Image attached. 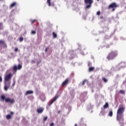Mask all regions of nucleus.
I'll return each instance as SVG.
<instances>
[{
  "label": "nucleus",
  "instance_id": "obj_1",
  "mask_svg": "<svg viewBox=\"0 0 126 126\" xmlns=\"http://www.w3.org/2000/svg\"><path fill=\"white\" fill-rule=\"evenodd\" d=\"M126 108L123 104H120L119 107L117 110V121L119 122L120 125H122L121 126H124V124H125V120L124 119V112H125Z\"/></svg>",
  "mask_w": 126,
  "mask_h": 126
},
{
  "label": "nucleus",
  "instance_id": "obj_2",
  "mask_svg": "<svg viewBox=\"0 0 126 126\" xmlns=\"http://www.w3.org/2000/svg\"><path fill=\"white\" fill-rule=\"evenodd\" d=\"M116 57H118V51H112L108 54L106 59L108 60V61H111L112 60H114Z\"/></svg>",
  "mask_w": 126,
  "mask_h": 126
},
{
  "label": "nucleus",
  "instance_id": "obj_3",
  "mask_svg": "<svg viewBox=\"0 0 126 126\" xmlns=\"http://www.w3.org/2000/svg\"><path fill=\"white\" fill-rule=\"evenodd\" d=\"M0 98L2 101H4L5 100V102H6V103H8V102L10 103V104H13V103H14V99H10L9 97L5 98V96H4V95H1Z\"/></svg>",
  "mask_w": 126,
  "mask_h": 126
},
{
  "label": "nucleus",
  "instance_id": "obj_4",
  "mask_svg": "<svg viewBox=\"0 0 126 126\" xmlns=\"http://www.w3.org/2000/svg\"><path fill=\"white\" fill-rule=\"evenodd\" d=\"M85 3L86 4H89L86 6V8H90L91 6H92V4L93 3V0H84Z\"/></svg>",
  "mask_w": 126,
  "mask_h": 126
},
{
  "label": "nucleus",
  "instance_id": "obj_5",
  "mask_svg": "<svg viewBox=\"0 0 126 126\" xmlns=\"http://www.w3.org/2000/svg\"><path fill=\"white\" fill-rule=\"evenodd\" d=\"M12 77V74L11 73H9L6 75L4 78L5 82H7V81H9V80H11Z\"/></svg>",
  "mask_w": 126,
  "mask_h": 126
},
{
  "label": "nucleus",
  "instance_id": "obj_6",
  "mask_svg": "<svg viewBox=\"0 0 126 126\" xmlns=\"http://www.w3.org/2000/svg\"><path fill=\"white\" fill-rule=\"evenodd\" d=\"M21 68H22V65L19 64L18 65V66L17 65H14L13 68V70H14V71L16 72L17 71V70H20V69H21Z\"/></svg>",
  "mask_w": 126,
  "mask_h": 126
},
{
  "label": "nucleus",
  "instance_id": "obj_7",
  "mask_svg": "<svg viewBox=\"0 0 126 126\" xmlns=\"http://www.w3.org/2000/svg\"><path fill=\"white\" fill-rule=\"evenodd\" d=\"M60 97V96L58 94L56 95L55 97L53 98V99H51L50 101V103L49 104V106H51L54 102H55V101H57V99H58Z\"/></svg>",
  "mask_w": 126,
  "mask_h": 126
},
{
  "label": "nucleus",
  "instance_id": "obj_8",
  "mask_svg": "<svg viewBox=\"0 0 126 126\" xmlns=\"http://www.w3.org/2000/svg\"><path fill=\"white\" fill-rule=\"evenodd\" d=\"M10 87V82H8L7 83L5 82L4 89L5 91H7L8 90V88Z\"/></svg>",
  "mask_w": 126,
  "mask_h": 126
},
{
  "label": "nucleus",
  "instance_id": "obj_9",
  "mask_svg": "<svg viewBox=\"0 0 126 126\" xmlns=\"http://www.w3.org/2000/svg\"><path fill=\"white\" fill-rule=\"evenodd\" d=\"M114 7H118V5L116 4V3H112L110 5H109L108 8H114Z\"/></svg>",
  "mask_w": 126,
  "mask_h": 126
},
{
  "label": "nucleus",
  "instance_id": "obj_10",
  "mask_svg": "<svg viewBox=\"0 0 126 126\" xmlns=\"http://www.w3.org/2000/svg\"><path fill=\"white\" fill-rule=\"evenodd\" d=\"M0 45H2L4 48H6L7 47V45H6V44H5L4 41L2 40H0Z\"/></svg>",
  "mask_w": 126,
  "mask_h": 126
},
{
  "label": "nucleus",
  "instance_id": "obj_11",
  "mask_svg": "<svg viewBox=\"0 0 126 126\" xmlns=\"http://www.w3.org/2000/svg\"><path fill=\"white\" fill-rule=\"evenodd\" d=\"M68 81H69V79H66L62 83V86H64L65 85H67L68 83Z\"/></svg>",
  "mask_w": 126,
  "mask_h": 126
},
{
  "label": "nucleus",
  "instance_id": "obj_12",
  "mask_svg": "<svg viewBox=\"0 0 126 126\" xmlns=\"http://www.w3.org/2000/svg\"><path fill=\"white\" fill-rule=\"evenodd\" d=\"M43 112H44V108H39L37 109V112L38 114H42V113H43Z\"/></svg>",
  "mask_w": 126,
  "mask_h": 126
},
{
  "label": "nucleus",
  "instance_id": "obj_13",
  "mask_svg": "<svg viewBox=\"0 0 126 126\" xmlns=\"http://www.w3.org/2000/svg\"><path fill=\"white\" fill-rule=\"evenodd\" d=\"M33 92L32 91H28L26 93V95H29V94H33Z\"/></svg>",
  "mask_w": 126,
  "mask_h": 126
},
{
  "label": "nucleus",
  "instance_id": "obj_14",
  "mask_svg": "<svg viewBox=\"0 0 126 126\" xmlns=\"http://www.w3.org/2000/svg\"><path fill=\"white\" fill-rule=\"evenodd\" d=\"M17 4L16 2H13L10 6V7L11 8L12 7H14V6H16Z\"/></svg>",
  "mask_w": 126,
  "mask_h": 126
},
{
  "label": "nucleus",
  "instance_id": "obj_15",
  "mask_svg": "<svg viewBox=\"0 0 126 126\" xmlns=\"http://www.w3.org/2000/svg\"><path fill=\"white\" fill-rule=\"evenodd\" d=\"M94 69H95V67H90L89 68V72H91L93 71V70H94Z\"/></svg>",
  "mask_w": 126,
  "mask_h": 126
},
{
  "label": "nucleus",
  "instance_id": "obj_16",
  "mask_svg": "<svg viewBox=\"0 0 126 126\" xmlns=\"http://www.w3.org/2000/svg\"><path fill=\"white\" fill-rule=\"evenodd\" d=\"M103 108L104 109H107V108H109V103H108V102H106L105 105H103Z\"/></svg>",
  "mask_w": 126,
  "mask_h": 126
},
{
  "label": "nucleus",
  "instance_id": "obj_17",
  "mask_svg": "<svg viewBox=\"0 0 126 126\" xmlns=\"http://www.w3.org/2000/svg\"><path fill=\"white\" fill-rule=\"evenodd\" d=\"M108 116L109 117H113V111H110L109 113H108Z\"/></svg>",
  "mask_w": 126,
  "mask_h": 126
},
{
  "label": "nucleus",
  "instance_id": "obj_18",
  "mask_svg": "<svg viewBox=\"0 0 126 126\" xmlns=\"http://www.w3.org/2000/svg\"><path fill=\"white\" fill-rule=\"evenodd\" d=\"M7 120H10L11 119V116L10 115H7L6 116Z\"/></svg>",
  "mask_w": 126,
  "mask_h": 126
},
{
  "label": "nucleus",
  "instance_id": "obj_19",
  "mask_svg": "<svg viewBox=\"0 0 126 126\" xmlns=\"http://www.w3.org/2000/svg\"><path fill=\"white\" fill-rule=\"evenodd\" d=\"M53 36L54 38H57V33H56V32H53Z\"/></svg>",
  "mask_w": 126,
  "mask_h": 126
},
{
  "label": "nucleus",
  "instance_id": "obj_20",
  "mask_svg": "<svg viewBox=\"0 0 126 126\" xmlns=\"http://www.w3.org/2000/svg\"><path fill=\"white\" fill-rule=\"evenodd\" d=\"M47 3L48 4L49 6H51V0H47Z\"/></svg>",
  "mask_w": 126,
  "mask_h": 126
},
{
  "label": "nucleus",
  "instance_id": "obj_21",
  "mask_svg": "<svg viewBox=\"0 0 126 126\" xmlns=\"http://www.w3.org/2000/svg\"><path fill=\"white\" fill-rule=\"evenodd\" d=\"M102 80H103L104 82L106 83V82H108V79H106V78H102Z\"/></svg>",
  "mask_w": 126,
  "mask_h": 126
},
{
  "label": "nucleus",
  "instance_id": "obj_22",
  "mask_svg": "<svg viewBox=\"0 0 126 126\" xmlns=\"http://www.w3.org/2000/svg\"><path fill=\"white\" fill-rule=\"evenodd\" d=\"M120 93H121V94H125V91L123 90L120 91Z\"/></svg>",
  "mask_w": 126,
  "mask_h": 126
},
{
  "label": "nucleus",
  "instance_id": "obj_23",
  "mask_svg": "<svg viewBox=\"0 0 126 126\" xmlns=\"http://www.w3.org/2000/svg\"><path fill=\"white\" fill-rule=\"evenodd\" d=\"M23 40H24V38H23V37H21L19 38L20 42H22V41H23Z\"/></svg>",
  "mask_w": 126,
  "mask_h": 126
},
{
  "label": "nucleus",
  "instance_id": "obj_24",
  "mask_svg": "<svg viewBox=\"0 0 126 126\" xmlns=\"http://www.w3.org/2000/svg\"><path fill=\"white\" fill-rule=\"evenodd\" d=\"M47 120H48V117L46 116L43 118V121L44 122H46V121H47Z\"/></svg>",
  "mask_w": 126,
  "mask_h": 126
},
{
  "label": "nucleus",
  "instance_id": "obj_25",
  "mask_svg": "<svg viewBox=\"0 0 126 126\" xmlns=\"http://www.w3.org/2000/svg\"><path fill=\"white\" fill-rule=\"evenodd\" d=\"M32 35H35V34H36V31H32Z\"/></svg>",
  "mask_w": 126,
  "mask_h": 126
},
{
  "label": "nucleus",
  "instance_id": "obj_26",
  "mask_svg": "<svg viewBox=\"0 0 126 126\" xmlns=\"http://www.w3.org/2000/svg\"><path fill=\"white\" fill-rule=\"evenodd\" d=\"M2 29V23H0V30H1Z\"/></svg>",
  "mask_w": 126,
  "mask_h": 126
},
{
  "label": "nucleus",
  "instance_id": "obj_27",
  "mask_svg": "<svg viewBox=\"0 0 126 126\" xmlns=\"http://www.w3.org/2000/svg\"><path fill=\"white\" fill-rule=\"evenodd\" d=\"M96 14L97 15H100V14H101V12H100V11H97Z\"/></svg>",
  "mask_w": 126,
  "mask_h": 126
},
{
  "label": "nucleus",
  "instance_id": "obj_28",
  "mask_svg": "<svg viewBox=\"0 0 126 126\" xmlns=\"http://www.w3.org/2000/svg\"><path fill=\"white\" fill-rule=\"evenodd\" d=\"M91 63H90V62H89L88 63V66H91Z\"/></svg>",
  "mask_w": 126,
  "mask_h": 126
},
{
  "label": "nucleus",
  "instance_id": "obj_29",
  "mask_svg": "<svg viewBox=\"0 0 126 126\" xmlns=\"http://www.w3.org/2000/svg\"><path fill=\"white\" fill-rule=\"evenodd\" d=\"M85 82H86V80H84L82 83V85H84L85 84Z\"/></svg>",
  "mask_w": 126,
  "mask_h": 126
},
{
  "label": "nucleus",
  "instance_id": "obj_30",
  "mask_svg": "<svg viewBox=\"0 0 126 126\" xmlns=\"http://www.w3.org/2000/svg\"><path fill=\"white\" fill-rule=\"evenodd\" d=\"M35 21H36V20H32V24H33V23H34V22H35Z\"/></svg>",
  "mask_w": 126,
  "mask_h": 126
},
{
  "label": "nucleus",
  "instance_id": "obj_31",
  "mask_svg": "<svg viewBox=\"0 0 126 126\" xmlns=\"http://www.w3.org/2000/svg\"><path fill=\"white\" fill-rule=\"evenodd\" d=\"M0 82H2V78L0 76Z\"/></svg>",
  "mask_w": 126,
  "mask_h": 126
},
{
  "label": "nucleus",
  "instance_id": "obj_32",
  "mask_svg": "<svg viewBox=\"0 0 126 126\" xmlns=\"http://www.w3.org/2000/svg\"><path fill=\"white\" fill-rule=\"evenodd\" d=\"M48 50H49V47H47L45 49V52L47 53L48 52Z\"/></svg>",
  "mask_w": 126,
  "mask_h": 126
},
{
  "label": "nucleus",
  "instance_id": "obj_33",
  "mask_svg": "<svg viewBox=\"0 0 126 126\" xmlns=\"http://www.w3.org/2000/svg\"><path fill=\"white\" fill-rule=\"evenodd\" d=\"M18 48H16L15 49V52H18Z\"/></svg>",
  "mask_w": 126,
  "mask_h": 126
},
{
  "label": "nucleus",
  "instance_id": "obj_34",
  "mask_svg": "<svg viewBox=\"0 0 126 126\" xmlns=\"http://www.w3.org/2000/svg\"><path fill=\"white\" fill-rule=\"evenodd\" d=\"M55 125V124H54V123H52L50 124V126H53Z\"/></svg>",
  "mask_w": 126,
  "mask_h": 126
},
{
  "label": "nucleus",
  "instance_id": "obj_35",
  "mask_svg": "<svg viewBox=\"0 0 126 126\" xmlns=\"http://www.w3.org/2000/svg\"><path fill=\"white\" fill-rule=\"evenodd\" d=\"M14 85H15V82H14L12 84V86H14Z\"/></svg>",
  "mask_w": 126,
  "mask_h": 126
},
{
  "label": "nucleus",
  "instance_id": "obj_36",
  "mask_svg": "<svg viewBox=\"0 0 126 126\" xmlns=\"http://www.w3.org/2000/svg\"><path fill=\"white\" fill-rule=\"evenodd\" d=\"M112 11H115V8H113Z\"/></svg>",
  "mask_w": 126,
  "mask_h": 126
},
{
  "label": "nucleus",
  "instance_id": "obj_37",
  "mask_svg": "<svg viewBox=\"0 0 126 126\" xmlns=\"http://www.w3.org/2000/svg\"><path fill=\"white\" fill-rule=\"evenodd\" d=\"M10 114H11V115H13V112H11Z\"/></svg>",
  "mask_w": 126,
  "mask_h": 126
},
{
  "label": "nucleus",
  "instance_id": "obj_38",
  "mask_svg": "<svg viewBox=\"0 0 126 126\" xmlns=\"http://www.w3.org/2000/svg\"><path fill=\"white\" fill-rule=\"evenodd\" d=\"M74 126H77V124H75Z\"/></svg>",
  "mask_w": 126,
  "mask_h": 126
},
{
  "label": "nucleus",
  "instance_id": "obj_39",
  "mask_svg": "<svg viewBox=\"0 0 126 126\" xmlns=\"http://www.w3.org/2000/svg\"><path fill=\"white\" fill-rule=\"evenodd\" d=\"M101 19H102L103 17H100Z\"/></svg>",
  "mask_w": 126,
  "mask_h": 126
},
{
  "label": "nucleus",
  "instance_id": "obj_40",
  "mask_svg": "<svg viewBox=\"0 0 126 126\" xmlns=\"http://www.w3.org/2000/svg\"><path fill=\"white\" fill-rule=\"evenodd\" d=\"M97 0V1H99V0Z\"/></svg>",
  "mask_w": 126,
  "mask_h": 126
}]
</instances>
